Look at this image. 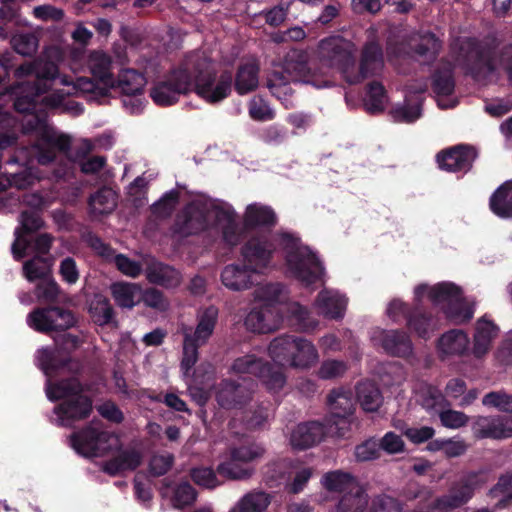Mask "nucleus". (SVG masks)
<instances>
[{
	"label": "nucleus",
	"instance_id": "obj_1",
	"mask_svg": "<svg viewBox=\"0 0 512 512\" xmlns=\"http://www.w3.org/2000/svg\"><path fill=\"white\" fill-rule=\"evenodd\" d=\"M88 66L96 82L85 77L74 79L62 75L54 63L43 59L25 63L15 70L18 80L34 77V83L32 86L20 84L12 88L11 93L16 96L15 109L23 116L15 120L0 108V126L14 127L17 122H21L23 133H33L35 143L32 151L41 165L51 164L58 154L71 158L68 153L70 137L56 131L48 123L45 112L57 110L60 113L79 115L83 112L82 106L74 100L66 99V96H104L115 86L111 71L112 60L108 54L93 51Z\"/></svg>",
	"mask_w": 512,
	"mask_h": 512
},
{
	"label": "nucleus",
	"instance_id": "obj_2",
	"mask_svg": "<svg viewBox=\"0 0 512 512\" xmlns=\"http://www.w3.org/2000/svg\"><path fill=\"white\" fill-rule=\"evenodd\" d=\"M278 247L283 251L286 273L289 276L305 286L322 280L324 269L317 255L298 237L288 232L271 237H252L242 247L241 255L251 271L265 274L276 266L273 257Z\"/></svg>",
	"mask_w": 512,
	"mask_h": 512
},
{
	"label": "nucleus",
	"instance_id": "obj_3",
	"mask_svg": "<svg viewBox=\"0 0 512 512\" xmlns=\"http://www.w3.org/2000/svg\"><path fill=\"white\" fill-rule=\"evenodd\" d=\"M271 359L280 367L272 368L255 355H245L237 358L231 366L235 375H255L269 391L277 392L283 388L286 377L282 366L288 365L297 369H309L319 360V354L314 344L303 337L283 335L275 338L268 348Z\"/></svg>",
	"mask_w": 512,
	"mask_h": 512
},
{
	"label": "nucleus",
	"instance_id": "obj_4",
	"mask_svg": "<svg viewBox=\"0 0 512 512\" xmlns=\"http://www.w3.org/2000/svg\"><path fill=\"white\" fill-rule=\"evenodd\" d=\"M35 363L47 377L45 392L51 401L62 399L54 409L53 421L64 427H70L75 421L86 418L92 410L91 400L82 394V386L77 379L71 378L53 382L52 376L63 366L60 349L40 348L35 354Z\"/></svg>",
	"mask_w": 512,
	"mask_h": 512
},
{
	"label": "nucleus",
	"instance_id": "obj_5",
	"mask_svg": "<svg viewBox=\"0 0 512 512\" xmlns=\"http://www.w3.org/2000/svg\"><path fill=\"white\" fill-rule=\"evenodd\" d=\"M318 51L321 64L327 68L338 70L350 84L377 76L384 68L381 48L375 42L365 45L358 68L355 66V45L340 36L321 40Z\"/></svg>",
	"mask_w": 512,
	"mask_h": 512
},
{
	"label": "nucleus",
	"instance_id": "obj_6",
	"mask_svg": "<svg viewBox=\"0 0 512 512\" xmlns=\"http://www.w3.org/2000/svg\"><path fill=\"white\" fill-rule=\"evenodd\" d=\"M291 82L309 84L318 89L329 87L332 83L328 73L307 67L306 54L296 49L290 50L281 60L273 63L267 76L268 89L286 109L295 105Z\"/></svg>",
	"mask_w": 512,
	"mask_h": 512
},
{
	"label": "nucleus",
	"instance_id": "obj_7",
	"mask_svg": "<svg viewBox=\"0 0 512 512\" xmlns=\"http://www.w3.org/2000/svg\"><path fill=\"white\" fill-rule=\"evenodd\" d=\"M71 445L74 450L84 457H101L113 451L117 455L106 462L103 471L110 475L121 474L127 470H134L139 466L142 455L135 448L119 450L121 442L119 437L103 429L101 424L94 423L71 436Z\"/></svg>",
	"mask_w": 512,
	"mask_h": 512
},
{
	"label": "nucleus",
	"instance_id": "obj_8",
	"mask_svg": "<svg viewBox=\"0 0 512 512\" xmlns=\"http://www.w3.org/2000/svg\"><path fill=\"white\" fill-rule=\"evenodd\" d=\"M215 218L222 231L223 240L228 245H236L242 238V231L237 223L236 212L229 204L216 205L205 197L191 201L177 217L175 233L179 236L197 234L208 227L210 219Z\"/></svg>",
	"mask_w": 512,
	"mask_h": 512
},
{
	"label": "nucleus",
	"instance_id": "obj_9",
	"mask_svg": "<svg viewBox=\"0 0 512 512\" xmlns=\"http://www.w3.org/2000/svg\"><path fill=\"white\" fill-rule=\"evenodd\" d=\"M458 50L455 65L466 68L477 81H497L505 74L512 84V43L491 58L484 57L476 42L469 38L459 42Z\"/></svg>",
	"mask_w": 512,
	"mask_h": 512
},
{
	"label": "nucleus",
	"instance_id": "obj_10",
	"mask_svg": "<svg viewBox=\"0 0 512 512\" xmlns=\"http://www.w3.org/2000/svg\"><path fill=\"white\" fill-rule=\"evenodd\" d=\"M287 298V289L282 284L268 283L258 286L253 292L256 305L245 317V327L256 333L277 330L283 322V316L276 309V305L285 303Z\"/></svg>",
	"mask_w": 512,
	"mask_h": 512
},
{
	"label": "nucleus",
	"instance_id": "obj_11",
	"mask_svg": "<svg viewBox=\"0 0 512 512\" xmlns=\"http://www.w3.org/2000/svg\"><path fill=\"white\" fill-rule=\"evenodd\" d=\"M187 67L190 68L192 90L208 103H218L231 92L230 73L217 75L215 64L202 52L187 55Z\"/></svg>",
	"mask_w": 512,
	"mask_h": 512
},
{
	"label": "nucleus",
	"instance_id": "obj_12",
	"mask_svg": "<svg viewBox=\"0 0 512 512\" xmlns=\"http://www.w3.org/2000/svg\"><path fill=\"white\" fill-rule=\"evenodd\" d=\"M415 300L427 298L444 312L452 322L461 324L473 317L474 305L462 296L460 287L451 282H441L433 286L421 284L414 289Z\"/></svg>",
	"mask_w": 512,
	"mask_h": 512
},
{
	"label": "nucleus",
	"instance_id": "obj_13",
	"mask_svg": "<svg viewBox=\"0 0 512 512\" xmlns=\"http://www.w3.org/2000/svg\"><path fill=\"white\" fill-rule=\"evenodd\" d=\"M187 66L186 56L177 68L151 88L150 96L157 105H173L181 95L192 91L190 68Z\"/></svg>",
	"mask_w": 512,
	"mask_h": 512
},
{
	"label": "nucleus",
	"instance_id": "obj_14",
	"mask_svg": "<svg viewBox=\"0 0 512 512\" xmlns=\"http://www.w3.org/2000/svg\"><path fill=\"white\" fill-rule=\"evenodd\" d=\"M21 227L15 230V241L12 244V254L16 260H20L31 251L38 254H46L52 243L49 234H40L34 244L31 243L30 232L39 229L43 222L36 213L23 212L21 214Z\"/></svg>",
	"mask_w": 512,
	"mask_h": 512
},
{
	"label": "nucleus",
	"instance_id": "obj_15",
	"mask_svg": "<svg viewBox=\"0 0 512 512\" xmlns=\"http://www.w3.org/2000/svg\"><path fill=\"white\" fill-rule=\"evenodd\" d=\"M184 341H183V357L181 361V369L183 372V376L185 379H189V391L191 396L197 401L198 404L203 405L207 399L208 395L206 392L198 391L196 388L192 387L193 383H197L198 377L202 372L210 373L212 372V366L210 364L200 365L197 369H193L195 363L198 359V346L194 342L192 338V332L190 329H185L183 331Z\"/></svg>",
	"mask_w": 512,
	"mask_h": 512
},
{
	"label": "nucleus",
	"instance_id": "obj_16",
	"mask_svg": "<svg viewBox=\"0 0 512 512\" xmlns=\"http://www.w3.org/2000/svg\"><path fill=\"white\" fill-rule=\"evenodd\" d=\"M328 401L331 417L327 420V433L330 436H344L350 427L349 417L354 409L351 394L344 390L333 391Z\"/></svg>",
	"mask_w": 512,
	"mask_h": 512
},
{
	"label": "nucleus",
	"instance_id": "obj_17",
	"mask_svg": "<svg viewBox=\"0 0 512 512\" xmlns=\"http://www.w3.org/2000/svg\"><path fill=\"white\" fill-rule=\"evenodd\" d=\"M27 324L38 332L69 329L75 324L74 315L59 307L38 308L27 316Z\"/></svg>",
	"mask_w": 512,
	"mask_h": 512
},
{
	"label": "nucleus",
	"instance_id": "obj_18",
	"mask_svg": "<svg viewBox=\"0 0 512 512\" xmlns=\"http://www.w3.org/2000/svg\"><path fill=\"white\" fill-rule=\"evenodd\" d=\"M486 482V478L480 473L467 475L457 486L453 487L448 495L436 501L434 512H449L467 503L474 491Z\"/></svg>",
	"mask_w": 512,
	"mask_h": 512
},
{
	"label": "nucleus",
	"instance_id": "obj_19",
	"mask_svg": "<svg viewBox=\"0 0 512 512\" xmlns=\"http://www.w3.org/2000/svg\"><path fill=\"white\" fill-rule=\"evenodd\" d=\"M370 340L373 346L391 356L407 358L413 354L412 342L403 331L375 328L370 333Z\"/></svg>",
	"mask_w": 512,
	"mask_h": 512
},
{
	"label": "nucleus",
	"instance_id": "obj_20",
	"mask_svg": "<svg viewBox=\"0 0 512 512\" xmlns=\"http://www.w3.org/2000/svg\"><path fill=\"white\" fill-rule=\"evenodd\" d=\"M478 438L502 439L512 436V416H479L472 424Z\"/></svg>",
	"mask_w": 512,
	"mask_h": 512
},
{
	"label": "nucleus",
	"instance_id": "obj_21",
	"mask_svg": "<svg viewBox=\"0 0 512 512\" xmlns=\"http://www.w3.org/2000/svg\"><path fill=\"white\" fill-rule=\"evenodd\" d=\"M476 151L472 147L457 146L437 155L439 167L448 172H466L470 169L476 158Z\"/></svg>",
	"mask_w": 512,
	"mask_h": 512
},
{
	"label": "nucleus",
	"instance_id": "obj_22",
	"mask_svg": "<svg viewBox=\"0 0 512 512\" xmlns=\"http://www.w3.org/2000/svg\"><path fill=\"white\" fill-rule=\"evenodd\" d=\"M254 383L246 378L241 383L224 382L217 391V401L224 408H235L251 397Z\"/></svg>",
	"mask_w": 512,
	"mask_h": 512
},
{
	"label": "nucleus",
	"instance_id": "obj_23",
	"mask_svg": "<svg viewBox=\"0 0 512 512\" xmlns=\"http://www.w3.org/2000/svg\"><path fill=\"white\" fill-rule=\"evenodd\" d=\"M436 347L442 359L463 356L469 351L470 339L463 330L452 329L441 335Z\"/></svg>",
	"mask_w": 512,
	"mask_h": 512
},
{
	"label": "nucleus",
	"instance_id": "obj_24",
	"mask_svg": "<svg viewBox=\"0 0 512 512\" xmlns=\"http://www.w3.org/2000/svg\"><path fill=\"white\" fill-rule=\"evenodd\" d=\"M327 433V425L324 427L319 422L298 424L290 434V444L294 449H307L319 443Z\"/></svg>",
	"mask_w": 512,
	"mask_h": 512
},
{
	"label": "nucleus",
	"instance_id": "obj_25",
	"mask_svg": "<svg viewBox=\"0 0 512 512\" xmlns=\"http://www.w3.org/2000/svg\"><path fill=\"white\" fill-rule=\"evenodd\" d=\"M498 335V327L487 317H482L476 322L473 334L472 355L481 359L489 352L493 340Z\"/></svg>",
	"mask_w": 512,
	"mask_h": 512
},
{
	"label": "nucleus",
	"instance_id": "obj_26",
	"mask_svg": "<svg viewBox=\"0 0 512 512\" xmlns=\"http://www.w3.org/2000/svg\"><path fill=\"white\" fill-rule=\"evenodd\" d=\"M145 274L149 282L165 287H176L181 282V275L174 268L155 261L146 256L144 258Z\"/></svg>",
	"mask_w": 512,
	"mask_h": 512
},
{
	"label": "nucleus",
	"instance_id": "obj_27",
	"mask_svg": "<svg viewBox=\"0 0 512 512\" xmlns=\"http://www.w3.org/2000/svg\"><path fill=\"white\" fill-rule=\"evenodd\" d=\"M433 89L436 94V101L440 108L448 109L457 105L458 101L453 95L454 80L451 68L439 70L433 79Z\"/></svg>",
	"mask_w": 512,
	"mask_h": 512
},
{
	"label": "nucleus",
	"instance_id": "obj_28",
	"mask_svg": "<svg viewBox=\"0 0 512 512\" xmlns=\"http://www.w3.org/2000/svg\"><path fill=\"white\" fill-rule=\"evenodd\" d=\"M255 273L244 265L230 264L224 267L221 272L222 284L231 291H242L249 289L254 281Z\"/></svg>",
	"mask_w": 512,
	"mask_h": 512
},
{
	"label": "nucleus",
	"instance_id": "obj_29",
	"mask_svg": "<svg viewBox=\"0 0 512 512\" xmlns=\"http://www.w3.org/2000/svg\"><path fill=\"white\" fill-rule=\"evenodd\" d=\"M427 85H420L415 90H410L409 94L405 96V101L402 105L395 106L390 114L395 122L412 123L421 116V98L412 94H419L426 90Z\"/></svg>",
	"mask_w": 512,
	"mask_h": 512
},
{
	"label": "nucleus",
	"instance_id": "obj_30",
	"mask_svg": "<svg viewBox=\"0 0 512 512\" xmlns=\"http://www.w3.org/2000/svg\"><path fill=\"white\" fill-rule=\"evenodd\" d=\"M314 306L326 317L341 318L347 306V299L338 291L324 289L318 294Z\"/></svg>",
	"mask_w": 512,
	"mask_h": 512
},
{
	"label": "nucleus",
	"instance_id": "obj_31",
	"mask_svg": "<svg viewBox=\"0 0 512 512\" xmlns=\"http://www.w3.org/2000/svg\"><path fill=\"white\" fill-rule=\"evenodd\" d=\"M276 220V214L271 207L261 203H253L248 205L245 209L243 225L247 229L261 226H274Z\"/></svg>",
	"mask_w": 512,
	"mask_h": 512
},
{
	"label": "nucleus",
	"instance_id": "obj_32",
	"mask_svg": "<svg viewBox=\"0 0 512 512\" xmlns=\"http://www.w3.org/2000/svg\"><path fill=\"white\" fill-rule=\"evenodd\" d=\"M272 496L262 490H252L240 497L229 512H265Z\"/></svg>",
	"mask_w": 512,
	"mask_h": 512
},
{
	"label": "nucleus",
	"instance_id": "obj_33",
	"mask_svg": "<svg viewBox=\"0 0 512 512\" xmlns=\"http://www.w3.org/2000/svg\"><path fill=\"white\" fill-rule=\"evenodd\" d=\"M110 289L114 301L121 308L131 309L141 301V288L135 283L117 282Z\"/></svg>",
	"mask_w": 512,
	"mask_h": 512
},
{
	"label": "nucleus",
	"instance_id": "obj_34",
	"mask_svg": "<svg viewBox=\"0 0 512 512\" xmlns=\"http://www.w3.org/2000/svg\"><path fill=\"white\" fill-rule=\"evenodd\" d=\"M490 208L501 218L512 217V180L503 183L491 196Z\"/></svg>",
	"mask_w": 512,
	"mask_h": 512
},
{
	"label": "nucleus",
	"instance_id": "obj_35",
	"mask_svg": "<svg viewBox=\"0 0 512 512\" xmlns=\"http://www.w3.org/2000/svg\"><path fill=\"white\" fill-rule=\"evenodd\" d=\"M259 67L256 62L249 61L241 65L235 77V89L238 94L244 95L254 91L259 84Z\"/></svg>",
	"mask_w": 512,
	"mask_h": 512
},
{
	"label": "nucleus",
	"instance_id": "obj_36",
	"mask_svg": "<svg viewBox=\"0 0 512 512\" xmlns=\"http://www.w3.org/2000/svg\"><path fill=\"white\" fill-rule=\"evenodd\" d=\"M368 505V495L362 484H358L350 491L342 494L338 506V512H362Z\"/></svg>",
	"mask_w": 512,
	"mask_h": 512
},
{
	"label": "nucleus",
	"instance_id": "obj_37",
	"mask_svg": "<svg viewBox=\"0 0 512 512\" xmlns=\"http://www.w3.org/2000/svg\"><path fill=\"white\" fill-rule=\"evenodd\" d=\"M357 400L366 412L376 411L382 404V395L378 387L370 381H363L356 388Z\"/></svg>",
	"mask_w": 512,
	"mask_h": 512
},
{
	"label": "nucleus",
	"instance_id": "obj_38",
	"mask_svg": "<svg viewBox=\"0 0 512 512\" xmlns=\"http://www.w3.org/2000/svg\"><path fill=\"white\" fill-rule=\"evenodd\" d=\"M145 85L146 79L143 74L133 69H124L119 73L114 87H118L123 95H133L143 93Z\"/></svg>",
	"mask_w": 512,
	"mask_h": 512
},
{
	"label": "nucleus",
	"instance_id": "obj_39",
	"mask_svg": "<svg viewBox=\"0 0 512 512\" xmlns=\"http://www.w3.org/2000/svg\"><path fill=\"white\" fill-rule=\"evenodd\" d=\"M217 319L218 309L214 306H210L202 312L196 330L192 334L195 343L200 345L206 343L214 331Z\"/></svg>",
	"mask_w": 512,
	"mask_h": 512
},
{
	"label": "nucleus",
	"instance_id": "obj_40",
	"mask_svg": "<svg viewBox=\"0 0 512 512\" xmlns=\"http://www.w3.org/2000/svg\"><path fill=\"white\" fill-rule=\"evenodd\" d=\"M116 193L110 188H102L90 197V212L94 216L111 213L117 203Z\"/></svg>",
	"mask_w": 512,
	"mask_h": 512
},
{
	"label": "nucleus",
	"instance_id": "obj_41",
	"mask_svg": "<svg viewBox=\"0 0 512 512\" xmlns=\"http://www.w3.org/2000/svg\"><path fill=\"white\" fill-rule=\"evenodd\" d=\"M322 484L329 491L344 494L360 483L349 473L332 471L323 476Z\"/></svg>",
	"mask_w": 512,
	"mask_h": 512
},
{
	"label": "nucleus",
	"instance_id": "obj_42",
	"mask_svg": "<svg viewBox=\"0 0 512 512\" xmlns=\"http://www.w3.org/2000/svg\"><path fill=\"white\" fill-rule=\"evenodd\" d=\"M40 178L41 176L34 172L32 168H27L15 174H2L0 175V192L8 187H16L18 189L27 188Z\"/></svg>",
	"mask_w": 512,
	"mask_h": 512
},
{
	"label": "nucleus",
	"instance_id": "obj_43",
	"mask_svg": "<svg viewBox=\"0 0 512 512\" xmlns=\"http://www.w3.org/2000/svg\"><path fill=\"white\" fill-rule=\"evenodd\" d=\"M287 318L303 331L314 329L317 321L311 317L309 310L298 302L286 304Z\"/></svg>",
	"mask_w": 512,
	"mask_h": 512
},
{
	"label": "nucleus",
	"instance_id": "obj_44",
	"mask_svg": "<svg viewBox=\"0 0 512 512\" xmlns=\"http://www.w3.org/2000/svg\"><path fill=\"white\" fill-rule=\"evenodd\" d=\"M51 266L52 263L48 258L38 255L24 263V277L30 282L35 280L41 281L49 276Z\"/></svg>",
	"mask_w": 512,
	"mask_h": 512
},
{
	"label": "nucleus",
	"instance_id": "obj_45",
	"mask_svg": "<svg viewBox=\"0 0 512 512\" xmlns=\"http://www.w3.org/2000/svg\"><path fill=\"white\" fill-rule=\"evenodd\" d=\"M387 102L388 97L382 84L378 82L371 83L364 99L365 109L369 113H378L384 110Z\"/></svg>",
	"mask_w": 512,
	"mask_h": 512
},
{
	"label": "nucleus",
	"instance_id": "obj_46",
	"mask_svg": "<svg viewBox=\"0 0 512 512\" xmlns=\"http://www.w3.org/2000/svg\"><path fill=\"white\" fill-rule=\"evenodd\" d=\"M413 41H419V43L414 52V55H411V57H415L422 62L433 59L441 46L438 39L430 33L419 36L418 39H413Z\"/></svg>",
	"mask_w": 512,
	"mask_h": 512
},
{
	"label": "nucleus",
	"instance_id": "obj_47",
	"mask_svg": "<svg viewBox=\"0 0 512 512\" xmlns=\"http://www.w3.org/2000/svg\"><path fill=\"white\" fill-rule=\"evenodd\" d=\"M89 312L94 322L99 325L108 324L113 318V308L103 295L94 296L90 303Z\"/></svg>",
	"mask_w": 512,
	"mask_h": 512
},
{
	"label": "nucleus",
	"instance_id": "obj_48",
	"mask_svg": "<svg viewBox=\"0 0 512 512\" xmlns=\"http://www.w3.org/2000/svg\"><path fill=\"white\" fill-rule=\"evenodd\" d=\"M415 397L416 401L426 410H433L442 402L440 391L426 383L417 386Z\"/></svg>",
	"mask_w": 512,
	"mask_h": 512
},
{
	"label": "nucleus",
	"instance_id": "obj_49",
	"mask_svg": "<svg viewBox=\"0 0 512 512\" xmlns=\"http://www.w3.org/2000/svg\"><path fill=\"white\" fill-rule=\"evenodd\" d=\"M265 448L258 443H250L239 447L231 448L230 456L233 461L241 463H250L262 458L265 454Z\"/></svg>",
	"mask_w": 512,
	"mask_h": 512
},
{
	"label": "nucleus",
	"instance_id": "obj_50",
	"mask_svg": "<svg viewBox=\"0 0 512 512\" xmlns=\"http://www.w3.org/2000/svg\"><path fill=\"white\" fill-rule=\"evenodd\" d=\"M239 461H233L232 457L227 461L220 463L217 470L220 475L232 480H245L252 476L254 470L245 467Z\"/></svg>",
	"mask_w": 512,
	"mask_h": 512
},
{
	"label": "nucleus",
	"instance_id": "obj_51",
	"mask_svg": "<svg viewBox=\"0 0 512 512\" xmlns=\"http://www.w3.org/2000/svg\"><path fill=\"white\" fill-rule=\"evenodd\" d=\"M196 500V492L188 482H181L171 489V501L177 508L191 505Z\"/></svg>",
	"mask_w": 512,
	"mask_h": 512
},
{
	"label": "nucleus",
	"instance_id": "obj_52",
	"mask_svg": "<svg viewBox=\"0 0 512 512\" xmlns=\"http://www.w3.org/2000/svg\"><path fill=\"white\" fill-rule=\"evenodd\" d=\"M11 45L18 54L31 56L37 51L38 39L32 33L16 34L11 39Z\"/></svg>",
	"mask_w": 512,
	"mask_h": 512
},
{
	"label": "nucleus",
	"instance_id": "obj_53",
	"mask_svg": "<svg viewBox=\"0 0 512 512\" xmlns=\"http://www.w3.org/2000/svg\"><path fill=\"white\" fill-rule=\"evenodd\" d=\"M114 263L117 269L124 275L136 278L138 277L143 268L145 267L144 258L142 262L134 261L123 254H118L114 257Z\"/></svg>",
	"mask_w": 512,
	"mask_h": 512
},
{
	"label": "nucleus",
	"instance_id": "obj_54",
	"mask_svg": "<svg viewBox=\"0 0 512 512\" xmlns=\"http://www.w3.org/2000/svg\"><path fill=\"white\" fill-rule=\"evenodd\" d=\"M347 370V364L341 360H326L322 362L321 366L317 371V375L320 379L330 380L341 377Z\"/></svg>",
	"mask_w": 512,
	"mask_h": 512
},
{
	"label": "nucleus",
	"instance_id": "obj_55",
	"mask_svg": "<svg viewBox=\"0 0 512 512\" xmlns=\"http://www.w3.org/2000/svg\"><path fill=\"white\" fill-rule=\"evenodd\" d=\"M178 203V192L171 190L163 195V197L153 204L152 212L158 217L169 216Z\"/></svg>",
	"mask_w": 512,
	"mask_h": 512
},
{
	"label": "nucleus",
	"instance_id": "obj_56",
	"mask_svg": "<svg viewBox=\"0 0 512 512\" xmlns=\"http://www.w3.org/2000/svg\"><path fill=\"white\" fill-rule=\"evenodd\" d=\"M408 325L419 337L423 339L429 338L437 328L432 319H428L423 315L410 318L408 320Z\"/></svg>",
	"mask_w": 512,
	"mask_h": 512
},
{
	"label": "nucleus",
	"instance_id": "obj_57",
	"mask_svg": "<svg viewBox=\"0 0 512 512\" xmlns=\"http://www.w3.org/2000/svg\"><path fill=\"white\" fill-rule=\"evenodd\" d=\"M482 403L501 411H512V396L502 392H491L484 396Z\"/></svg>",
	"mask_w": 512,
	"mask_h": 512
},
{
	"label": "nucleus",
	"instance_id": "obj_58",
	"mask_svg": "<svg viewBox=\"0 0 512 512\" xmlns=\"http://www.w3.org/2000/svg\"><path fill=\"white\" fill-rule=\"evenodd\" d=\"M33 16L41 21H60L64 17V11L50 4L40 5L33 8Z\"/></svg>",
	"mask_w": 512,
	"mask_h": 512
},
{
	"label": "nucleus",
	"instance_id": "obj_59",
	"mask_svg": "<svg viewBox=\"0 0 512 512\" xmlns=\"http://www.w3.org/2000/svg\"><path fill=\"white\" fill-rule=\"evenodd\" d=\"M400 502L388 495H379L375 497L371 504L372 512H401Z\"/></svg>",
	"mask_w": 512,
	"mask_h": 512
},
{
	"label": "nucleus",
	"instance_id": "obj_60",
	"mask_svg": "<svg viewBox=\"0 0 512 512\" xmlns=\"http://www.w3.org/2000/svg\"><path fill=\"white\" fill-rule=\"evenodd\" d=\"M249 114L255 120H271L274 117L272 109L260 97H254L250 101Z\"/></svg>",
	"mask_w": 512,
	"mask_h": 512
},
{
	"label": "nucleus",
	"instance_id": "obj_61",
	"mask_svg": "<svg viewBox=\"0 0 512 512\" xmlns=\"http://www.w3.org/2000/svg\"><path fill=\"white\" fill-rule=\"evenodd\" d=\"M193 481L199 486L205 488H215L219 485V481L210 468H196L191 471Z\"/></svg>",
	"mask_w": 512,
	"mask_h": 512
},
{
	"label": "nucleus",
	"instance_id": "obj_62",
	"mask_svg": "<svg viewBox=\"0 0 512 512\" xmlns=\"http://www.w3.org/2000/svg\"><path fill=\"white\" fill-rule=\"evenodd\" d=\"M440 420L445 427L457 429L466 425L468 417L460 411L446 410L440 413Z\"/></svg>",
	"mask_w": 512,
	"mask_h": 512
},
{
	"label": "nucleus",
	"instance_id": "obj_63",
	"mask_svg": "<svg viewBox=\"0 0 512 512\" xmlns=\"http://www.w3.org/2000/svg\"><path fill=\"white\" fill-rule=\"evenodd\" d=\"M379 447L389 454H395L404 450V442L401 436L394 432H387L381 439Z\"/></svg>",
	"mask_w": 512,
	"mask_h": 512
},
{
	"label": "nucleus",
	"instance_id": "obj_64",
	"mask_svg": "<svg viewBox=\"0 0 512 512\" xmlns=\"http://www.w3.org/2000/svg\"><path fill=\"white\" fill-rule=\"evenodd\" d=\"M379 444L375 440H368L355 449V456L359 461H369L378 457Z\"/></svg>",
	"mask_w": 512,
	"mask_h": 512
}]
</instances>
